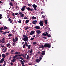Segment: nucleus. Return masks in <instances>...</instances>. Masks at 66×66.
<instances>
[{
  "label": "nucleus",
  "instance_id": "1",
  "mask_svg": "<svg viewBox=\"0 0 66 66\" xmlns=\"http://www.w3.org/2000/svg\"><path fill=\"white\" fill-rule=\"evenodd\" d=\"M44 48H47V47H48V48H50V47H51V45L49 44L46 43H45L44 45Z\"/></svg>",
  "mask_w": 66,
  "mask_h": 66
},
{
  "label": "nucleus",
  "instance_id": "2",
  "mask_svg": "<svg viewBox=\"0 0 66 66\" xmlns=\"http://www.w3.org/2000/svg\"><path fill=\"white\" fill-rule=\"evenodd\" d=\"M23 37H24V38L23 39V40L24 41L26 42V41H27V40H28V37H27V35H23Z\"/></svg>",
  "mask_w": 66,
  "mask_h": 66
},
{
  "label": "nucleus",
  "instance_id": "3",
  "mask_svg": "<svg viewBox=\"0 0 66 66\" xmlns=\"http://www.w3.org/2000/svg\"><path fill=\"white\" fill-rule=\"evenodd\" d=\"M15 40L14 38H13V39L12 41L14 43H15L16 42H17V41H18V38L17 37H15Z\"/></svg>",
  "mask_w": 66,
  "mask_h": 66
},
{
  "label": "nucleus",
  "instance_id": "4",
  "mask_svg": "<svg viewBox=\"0 0 66 66\" xmlns=\"http://www.w3.org/2000/svg\"><path fill=\"white\" fill-rule=\"evenodd\" d=\"M32 7H33L35 11H36L37 10V9H36V8L37 7V5H36L34 4L32 5Z\"/></svg>",
  "mask_w": 66,
  "mask_h": 66
},
{
  "label": "nucleus",
  "instance_id": "5",
  "mask_svg": "<svg viewBox=\"0 0 66 66\" xmlns=\"http://www.w3.org/2000/svg\"><path fill=\"white\" fill-rule=\"evenodd\" d=\"M27 10L28 11H30L31 12H32L33 11H34V9H31L30 8L28 7L27 8Z\"/></svg>",
  "mask_w": 66,
  "mask_h": 66
},
{
  "label": "nucleus",
  "instance_id": "6",
  "mask_svg": "<svg viewBox=\"0 0 66 66\" xmlns=\"http://www.w3.org/2000/svg\"><path fill=\"white\" fill-rule=\"evenodd\" d=\"M45 34H46V36H48V37L49 38L51 37V35H50V34H48V32H46Z\"/></svg>",
  "mask_w": 66,
  "mask_h": 66
},
{
  "label": "nucleus",
  "instance_id": "7",
  "mask_svg": "<svg viewBox=\"0 0 66 66\" xmlns=\"http://www.w3.org/2000/svg\"><path fill=\"white\" fill-rule=\"evenodd\" d=\"M4 58H3L2 59H1L0 61V63L1 64L4 61Z\"/></svg>",
  "mask_w": 66,
  "mask_h": 66
},
{
  "label": "nucleus",
  "instance_id": "8",
  "mask_svg": "<svg viewBox=\"0 0 66 66\" xmlns=\"http://www.w3.org/2000/svg\"><path fill=\"white\" fill-rule=\"evenodd\" d=\"M26 6H23V7L21 9V10H22V11H25V8H26Z\"/></svg>",
  "mask_w": 66,
  "mask_h": 66
},
{
  "label": "nucleus",
  "instance_id": "9",
  "mask_svg": "<svg viewBox=\"0 0 66 66\" xmlns=\"http://www.w3.org/2000/svg\"><path fill=\"white\" fill-rule=\"evenodd\" d=\"M35 28L37 29H40V27L39 26H36L35 27Z\"/></svg>",
  "mask_w": 66,
  "mask_h": 66
},
{
  "label": "nucleus",
  "instance_id": "10",
  "mask_svg": "<svg viewBox=\"0 0 66 66\" xmlns=\"http://www.w3.org/2000/svg\"><path fill=\"white\" fill-rule=\"evenodd\" d=\"M45 47L43 45H40L39 46V48H42V49H44Z\"/></svg>",
  "mask_w": 66,
  "mask_h": 66
},
{
  "label": "nucleus",
  "instance_id": "11",
  "mask_svg": "<svg viewBox=\"0 0 66 66\" xmlns=\"http://www.w3.org/2000/svg\"><path fill=\"white\" fill-rule=\"evenodd\" d=\"M45 51H42V53H41V54L42 55H44L45 54Z\"/></svg>",
  "mask_w": 66,
  "mask_h": 66
},
{
  "label": "nucleus",
  "instance_id": "12",
  "mask_svg": "<svg viewBox=\"0 0 66 66\" xmlns=\"http://www.w3.org/2000/svg\"><path fill=\"white\" fill-rule=\"evenodd\" d=\"M2 57L3 58H5L6 57V56L4 54H3L2 55Z\"/></svg>",
  "mask_w": 66,
  "mask_h": 66
},
{
  "label": "nucleus",
  "instance_id": "13",
  "mask_svg": "<svg viewBox=\"0 0 66 66\" xmlns=\"http://www.w3.org/2000/svg\"><path fill=\"white\" fill-rule=\"evenodd\" d=\"M36 32L37 34H40L42 32L39 30H37L36 31Z\"/></svg>",
  "mask_w": 66,
  "mask_h": 66
},
{
  "label": "nucleus",
  "instance_id": "14",
  "mask_svg": "<svg viewBox=\"0 0 66 66\" xmlns=\"http://www.w3.org/2000/svg\"><path fill=\"white\" fill-rule=\"evenodd\" d=\"M20 62H21V63L22 64V66H26L25 65H24V63H23V61H22V60H21Z\"/></svg>",
  "mask_w": 66,
  "mask_h": 66
},
{
  "label": "nucleus",
  "instance_id": "15",
  "mask_svg": "<svg viewBox=\"0 0 66 66\" xmlns=\"http://www.w3.org/2000/svg\"><path fill=\"white\" fill-rule=\"evenodd\" d=\"M35 61L36 62H40V60H39V59H38V58L35 60Z\"/></svg>",
  "mask_w": 66,
  "mask_h": 66
},
{
  "label": "nucleus",
  "instance_id": "16",
  "mask_svg": "<svg viewBox=\"0 0 66 66\" xmlns=\"http://www.w3.org/2000/svg\"><path fill=\"white\" fill-rule=\"evenodd\" d=\"M10 33V31H5L4 32L3 34L4 35H5L6 33Z\"/></svg>",
  "mask_w": 66,
  "mask_h": 66
},
{
  "label": "nucleus",
  "instance_id": "17",
  "mask_svg": "<svg viewBox=\"0 0 66 66\" xmlns=\"http://www.w3.org/2000/svg\"><path fill=\"white\" fill-rule=\"evenodd\" d=\"M34 33V31H32L30 33V35H33V34Z\"/></svg>",
  "mask_w": 66,
  "mask_h": 66
},
{
  "label": "nucleus",
  "instance_id": "18",
  "mask_svg": "<svg viewBox=\"0 0 66 66\" xmlns=\"http://www.w3.org/2000/svg\"><path fill=\"white\" fill-rule=\"evenodd\" d=\"M26 24V20H23V24L24 25Z\"/></svg>",
  "mask_w": 66,
  "mask_h": 66
},
{
  "label": "nucleus",
  "instance_id": "19",
  "mask_svg": "<svg viewBox=\"0 0 66 66\" xmlns=\"http://www.w3.org/2000/svg\"><path fill=\"white\" fill-rule=\"evenodd\" d=\"M11 62H15L16 61V59H13L11 61Z\"/></svg>",
  "mask_w": 66,
  "mask_h": 66
},
{
  "label": "nucleus",
  "instance_id": "20",
  "mask_svg": "<svg viewBox=\"0 0 66 66\" xmlns=\"http://www.w3.org/2000/svg\"><path fill=\"white\" fill-rule=\"evenodd\" d=\"M44 23L45 24L47 25V20H45L44 21Z\"/></svg>",
  "mask_w": 66,
  "mask_h": 66
},
{
  "label": "nucleus",
  "instance_id": "21",
  "mask_svg": "<svg viewBox=\"0 0 66 66\" xmlns=\"http://www.w3.org/2000/svg\"><path fill=\"white\" fill-rule=\"evenodd\" d=\"M9 4L10 5V6H13V5H14L13 4V3H12V2H10L9 3Z\"/></svg>",
  "mask_w": 66,
  "mask_h": 66
},
{
  "label": "nucleus",
  "instance_id": "22",
  "mask_svg": "<svg viewBox=\"0 0 66 66\" xmlns=\"http://www.w3.org/2000/svg\"><path fill=\"white\" fill-rule=\"evenodd\" d=\"M28 22H29V20H26V24H27Z\"/></svg>",
  "mask_w": 66,
  "mask_h": 66
},
{
  "label": "nucleus",
  "instance_id": "23",
  "mask_svg": "<svg viewBox=\"0 0 66 66\" xmlns=\"http://www.w3.org/2000/svg\"><path fill=\"white\" fill-rule=\"evenodd\" d=\"M29 59H30V57H29V56L28 55H27V56L26 59L27 60H29Z\"/></svg>",
  "mask_w": 66,
  "mask_h": 66
},
{
  "label": "nucleus",
  "instance_id": "24",
  "mask_svg": "<svg viewBox=\"0 0 66 66\" xmlns=\"http://www.w3.org/2000/svg\"><path fill=\"white\" fill-rule=\"evenodd\" d=\"M31 45H28V48L29 49H30V48H31Z\"/></svg>",
  "mask_w": 66,
  "mask_h": 66
},
{
  "label": "nucleus",
  "instance_id": "25",
  "mask_svg": "<svg viewBox=\"0 0 66 66\" xmlns=\"http://www.w3.org/2000/svg\"><path fill=\"white\" fill-rule=\"evenodd\" d=\"M6 29H7V27H6V26H4V29L6 30Z\"/></svg>",
  "mask_w": 66,
  "mask_h": 66
},
{
  "label": "nucleus",
  "instance_id": "26",
  "mask_svg": "<svg viewBox=\"0 0 66 66\" xmlns=\"http://www.w3.org/2000/svg\"><path fill=\"white\" fill-rule=\"evenodd\" d=\"M32 19H36V18L34 16H32Z\"/></svg>",
  "mask_w": 66,
  "mask_h": 66
},
{
  "label": "nucleus",
  "instance_id": "27",
  "mask_svg": "<svg viewBox=\"0 0 66 66\" xmlns=\"http://www.w3.org/2000/svg\"><path fill=\"white\" fill-rule=\"evenodd\" d=\"M25 45L26 46V47H27L28 46V44L27 43V42L26 41L25 42Z\"/></svg>",
  "mask_w": 66,
  "mask_h": 66
},
{
  "label": "nucleus",
  "instance_id": "28",
  "mask_svg": "<svg viewBox=\"0 0 66 66\" xmlns=\"http://www.w3.org/2000/svg\"><path fill=\"white\" fill-rule=\"evenodd\" d=\"M18 57V55H15V56H14L13 57V59H15L16 57Z\"/></svg>",
  "mask_w": 66,
  "mask_h": 66
},
{
  "label": "nucleus",
  "instance_id": "29",
  "mask_svg": "<svg viewBox=\"0 0 66 66\" xmlns=\"http://www.w3.org/2000/svg\"><path fill=\"white\" fill-rule=\"evenodd\" d=\"M4 28H3L2 27H1L0 28V30H3Z\"/></svg>",
  "mask_w": 66,
  "mask_h": 66
},
{
  "label": "nucleus",
  "instance_id": "30",
  "mask_svg": "<svg viewBox=\"0 0 66 66\" xmlns=\"http://www.w3.org/2000/svg\"><path fill=\"white\" fill-rule=\"evenodd\" d=\"M42 35H43V36H47V35H46V34L43 33L42 34Z\"/></svg>",
  "mask_w": 66,
  "mask_h": 66
},
{
  "label": "nucleus",
  "instance_id": "31",
  "mask_svg": "<svg viewBox=\"0 0 66 66\" xmlns=\"http://www.w3.org/2000/svg\"><path fill=\"white\" fill-rule=\"evenodd\" d=\"M7 46H8L9 47V46H11V45H10V44L9 43H8L6 44Z\"/></svg>",
  "mask_w": 66,
  "mask_h": 66
},
{
  "label": "nucleus",
  "instance_id": "32",
  "mask_svg": "<svg viewBox=\"0 0 66 66\" xmlns=\"http://www.w3.org/2000/svg\"><path fill=\"white\" fill-rule=\"evenodd\" d=\"M8 36L9 37H11V36H12V34H10L8 35Z\"/></svg>",
  "mask_w": 66,
  "mask_h": 66
},
{
  "label": "nucleus",
  "instance_id": "33",
  "mask_svg": "<svg viewBox=\"0 0 66 66\" xmlns=\"http://www.w3.org/2000/svg\"><path fill=\"white\" fill-rule=\"evenodd\" d=\"M24 14L23 13L22 14H22H21V17H23V16H24Z\"/></svg>",
  "mask_w": 66,
  "mask_h": 66
},
{
  "label": "nucleus",
  "instance_id": "34",
  "mask_svg": "<svg viewBox=\"0 0 66 66\" xmlns=\"http://www.w3.org/2000/svg\"><path fill=\"white\" fill-rule=\"evenodd\" d=\"M21 20H19L18 22H19V23H21Z\"/></svg>",
  "mask_w": 66,
  "mask_h": 66
},
{
  "label": "nucleus",
  "instance_id": "35",
  "mask_svg": "<svg viewBox=\"0 0 66 66\" xmlns=\"http://www.w3.org/2000/svg\"><path fill=\"white\" fill-rule=\"evenodd\" d=\"M23 48H26V45L24 44L23 45Z\"/></svg>",
  "mask_w": 66,
  "mask_h": 66
},
{
  "label": "nucleus",
  "instance_id": "36",
  "mask_svg": "<svg viewBox=\"0 0 66 66\" xmlns=\"http://www.w3.org/2000/svg\"><path fill=\"white\" fill-rule=\"evenodd\" d=\"M3 17V16H2V14H0V19H1Z\"/></svg>",
  "mask_w": 66,
  "mask_h": 66
},
{
  "label": "nucleus",
  "instance_id": "37",
  "mask_svg": "<svg viewBox=\"0 0 66 66\" xmlns=\"http://www.w3.org/2000/svg\"><path fill=\"white\" fill-rule=\"evenodd\" d=\"M39 24L40 25V26H43V23H39Z\"/></svg>",
  "mask_w": 66,
  "mask_h": 66
},
{
  "label": "nucleus",
  "instance_id": "38",
  "mask_svg": "<svg viewBox=\"0 0 66 66\" xmlns=\"http://www.w3.org/2000/svg\"><path fill=\"white\" fill-rule=\"evenodd\" d=\"M42 38H44V39H47V38H48V37H43Z\"/></svg>",
  "mask_w": 66,
  "mask_h": 66
},
{
  "label": "nucleus",
  "instance_id": "39",
  "mask_svg": "<svg viewBox=\"0 0 66 66\" xmlns=\"http://www.w3.org/2000/svg\"><path fill=\"white\" fill-rule=\"evenodd\" d=\"M32 51H33V50L32 49H31L29 52L30 54H31V53H32Z\"/></svg>",
  "mask_w": 66,
  "mask_h": 66
},
{
  "label": "nucleus",
  "instance_id": "40",
  "mask_svg": "<svg viewBox=\"0 0 66 66\" xmlns=\"http://www.w3.org/2000/svg\"><path fill=\"white\" fill-rule=\"evenodd\" d=\"M20 59L21 60H24V59H23V58H22V57H20Z\"/></svg>",
  "mask_w": 66,
  "mask_h": 66
},
{
  "label": "nucleus",
  "instance_id": "41",
  "mask_svg": "<svg viewBox=\"0 0 66 66\" xmlns=\"http://www.w3.org/2000/svg\"><path fill=\"white\" fill-rule=\"evenodd\" d=\"M19 14V15H21V14H22V12H19V13H18Z\"/></svg>",
  "mask_w": 66,
  "mask_h": 66
},
{
  "label": "nucleus",
  "instance_id": "42",
  "mask_svg": "<svg viewBox=\"0 0 66 66\" xmlns=\"http://www.w3.org/2000/svg\"><path fill=\"white\" fill-rule=\"evenodd\" d=\"M33 44L34 45H35V44H36V42H34L33 43Z\"/></svg>",
  "mask_w": 66,
  "mask_h": 66
},
{
  "label": "nucleus",
  "instance_id": "43",
  "mask_svg": "<svg viewBox=\"0 0 66 66\" xmlns=\"http://www.w3.org/2000/svg\"><path fill=\"white\" fill-rule=\"evenodd\" d=\"M5 40V38H4L2 39V41H4Z\"/></svg>",
  "mask_w": 66,
  "mask_h": 66
},
{
  "label": "nucleus",
  "instance_id": "44",
  "mask_svg": "<svg viewBox=\"0 0 66 66\" xmlns=\"http://www.w3.org/2000/svg\"><path fill=\"white\" fill-rule=\"evenodd\" d=\"M27 5L28 6H31V5L29 4H28Z\"/></svg>",
  "mask_w": 66,
  "mask_h": 66
},
{
  "label": "nucleus",
  "instance_id": "45",
  "mask_svg": "<svg viewBox=\"0 0 66 66\" xmlns=\"http://www.w3.org/2000/svg\"><path fill=\"white\" fill-rule=\"evenodd\" d=\"M1 47L2 48H4V47H5V46H4V45H3V46H2V45H1Z\"/></svg>",
  "mask_w": 66,
  "mask_h": 66
},
{
  "label": "nucleus",
  "instance_id": "46",
  "mask_svg": "<svg viewBox=\"0 0 66 66\" xmlns=\"http://www.w3.org/2000/svg\"><path fill=\"white\" fill-rule=\"evenodd\" d=\"M40 23H44V21H40Z\"/></svg>",
  "mask_w": 66,
  "mask_h": 66
},
{
  "label": "nucleus",
  "instance_id": "47",
  "mask_svg": "<svg viewBox=\"0 0 66 66\" xmlns=\"http://www.w3.org/2000/svg\"><path fill=\"white\" fill-rule=\"evenodd\" d=\"M14 52V50H11V53H12V52Z\"/></svg>",
  "mask_w": 66,
  "mask_h": 66
},
{
  "label": "nucleus",
  "instance_id": "48",
  "mask_svg": "<svg viewBox=\"0 0 66 66\" xmlns=\"http://www.w3.org/2000/svg\"><path fill=\"white\" fill-rule=\"evenodd\" d=\"M33 22H35V23H36V22H37V21L34 20L33 21Z\"/></svg>",
  "mask_w": 66,
  "mask_h": 66
},
{
  "label": "nucleus",
  "instance_id": "49",
  "mask_svg": "<svg viewBox=\"0 0 66 66\" xmlns=\"http://www.w3.org/2000/svg\"><path fill=\"white\" fill-rule=\"evenodd\" d=\"M6 63H4V64H3V66H5L6 65Z\"/></svg>",
  "mask_w": 66,
  "mask_h": 66
},
{
  "label": "nucleus",
  "instance_id": "50",
  "mask_svg": "<svg viewBox=\"0 0 66 66\" xmlns=\"http://www.w3.org/2000/svg\"><path fill=\"white\" fill-rule=\"evenodd\" d=\"M12 45H13V46H14L15 45H16V44L15 43H13Z\"/></svg>",
  "mask_w": 66,
  "mask_h": 66
},
{
  "label": "nucleus",
  "instance_id": "51",
  "mask_svg": "<svg viewBox=\"0 0 66 66\" xmlns=\"http://www.w3.org/2000/svg\"><path fill=\"white\" fill-rule=\"evenodd\" d=\"M9 53H6V56H7V55H9Z\"/></svg>",
  "mask_w": 66,
  "mask_h": 66
},
{
  "label": "nucleus",
  "instance_id": "52",
  "mask_svg": "<svg viewBox=\"0 0 66 66\" xmlns=\"http://www.w3.org/2000/svg\"><path fill=\"white\" fill-rule=\"evenodd\" d=\"M8 21H11V19H10V18H9L8 19Z\"/></svg>",
  "mask_w": 66,
  "mask_h": 66
},
{
  "label": "nucleus",
  "instance_id": "53",
  "mask_svg": "<svg viewBox=\"0 0 66 66\" xmlns=\"http://www.w3.org/2000/svg\"><path fill=\"white\" fill-rule=\"evenodd\" d=\"M33 39H34V38H32L31 39H30V40H33Z\"/></svg>",
  "mask_w": 66,
  "mask_h": 66
},
{
  "label": "nucleus",
  "instance_id": "54",
  "mask_svg": "<svg viewBox=\"0 0 66 66\" xmlns=\"http://www.w3.org/2000/svg\"><path fill=\"white\" fill-rule=\"evenodd\" d=\"M10 22L11 23H12V24H13V21H10Z\"/></svg>",
  "mask_w": 66,
  "mask_h": 66
},
{
  "label": "nucleus",
  "instance_id": "55",
  "mask_svg": "<svg viewBox=\"0 0 66 66\" xmlns=\"http://www.w3.org/2000/svg\"><path fill=\"white\" fill-rule=\"evenodd\" d=\"M12 15L13 16H15V14L14 13H13Z\"/></svg>",
  "mask_w": 66,
  "mask_h": 66
},
{
  "label": "nucleus",
  "instance_id": "56",
  "mask_svg": "<svg viewBox=\"0 0 66 66\" xmlns=\"http://www.w3.org/2000/svg\"><path fill=\"white\" fill-rule=\"evenodd\" d=\"M15 54H16V55H17V54H18V52H15Z\"/></svg>",
  "mask_w": 66,
  "mask_h": 66
},
{
  "label": "nucleus",
  "instance_id": "57",
  "mask_svg": "<svg viewBox=\"0 0 66 66\" xmlns=\"http://www.w3.org/2000/svg\"><path fill=\"white\" fill-rule=\"evenodd\" d=\"M42 18H45V16L43 15H42Z\"/></svg>",
  "mask_w": 66,
  "mask_h": 66
},
{
  "label": "nucleus",
  "instance_id": "58",
  "mask_svg": "<svg viewBox=\"0 0 66 66\" xmlns=\"http://www.w3.org/2000/svg\"><path fill=\"white\" fill-rule=\"evenodd\" d=\"M22 56H23V57H24V58H26V57L24 55H23Z\"/></svg>",
  "mask_w": 66,
  "mask_h": 66
},
{
  "label": "nucleus",
  "instance_id": "59",
  "mask_svg": "<svg viewBox=\"0 0 66 66\" xmlns=\"http://www.w3.org/2000/svg\"><path fill=\"white\" fill-rule=\"evenodd\" d=\"M18 56H21V55H18Z\"/></svg>",
  "mask_w": 66,
  "mask_h": 66
},
{
  "label": "nucleus",
  "instance_id": "60",
  "mask_svg": "<svg viewBox=\"0 0 66 66\" xmlns=\"http://www.w3.org/2000/svg\"><path fill=\"white\" fill-rule=\"evenodd\" d=\"M24 19H27V17L25 16L24 17Z\"/></svg>",
  "mask_w": 66,
  "mask_h": 66
},
{
  "label": "nucleus",
  "instance_id": "61",
  "mask_svg": "<svg viewBox=\"0 0 66 66\" xmlns=\"http://www.w3.org/2000/svg\"><path fill=\"white\" fill-rule=\"evenodd\" d=\"M10 64H11V65H13V63H12V62H11L10 63Z\"/></svg>",
  "mask_w": 66,
  "mask_h": 66
},
{
  "label": "nucleus",
  "instance_id": "62",
  "mask_svg": "<svg viewBox=\"0 0 66 66\" xmlns=\"http://www.w3.org/2000/svg\"><path fill=\"white\" fill-rule=\"evenodd\" d=\"M3 31L2 30H0V33H3Z\"/></svg>",
  "mask_w": 66,
  "mask_h": 66
},
{
  "label": "nucleus",
  "instance_id": "63",
  "mask_svg": "<svg viewBox=\"0 0 66 66\" xmlns=\"http://www.w3.org/2000/svg\"><path fill=\"white\" fill-rule=\"evenodd\" d=\"M3 52H6V50H4L3 51Z\"/></svg>",
  "mask_w": 66,
  "mask_h": 66
},
{
  "label": "nucleus",
  "instance_id": "64",
  "mask_svg": "<svg viewBox=\"0 0 66 66\" xmlns=\"http://www.w3.org/2000/svg\"><path fill=\"white\" fill-rule=\"evenodd\" d=\"M18 14V13H15V15H17Z\"/></svg>",
  "mask_w": 66,
  "mask_h": 66
}]
</instances>
